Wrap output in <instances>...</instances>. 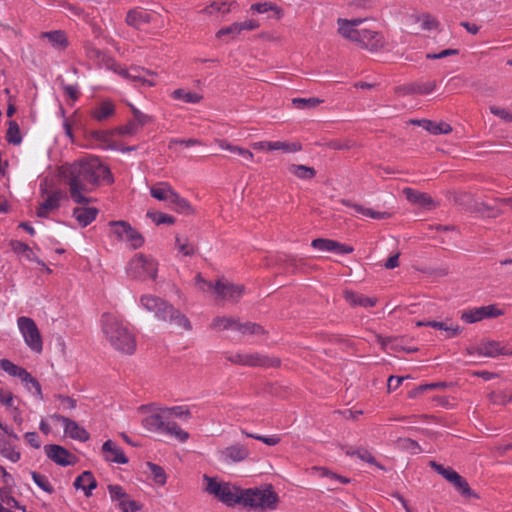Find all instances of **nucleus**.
I'll return each instance as SVG.
<instances>
[{"mask_svg":"<svg viewBox=\"0 0 512 512\" xmlns=\"http://www.w3.org/2000/svg\"><path fill=\"white\" fill-rule=\"evenodd\" d=\"M311 246L321 252H332L337 255H345L353 252V248L351 246L325 238L314 239Z\"/></svg>","mask_w":512,"mask_h":512,"instance_id":"16","label":"nucleus"},{"mask_svg":"<svg viewBox=\"0 0 512 512\" xmlns=\"http://www.w3.org/2000/svg\"><path fill=\"white\" fill-rule=\"evenodd\" d=\"M322 101L318 98H294L292 104L298 109H310L319 105Z\"/></svg>","mask_w":512,"mask_h":512,"instance_id":"47","label":"nucleus"},{"mask_svg":"<svg viewBox=\"0 0 512 512\" xmlns=\"http://www.w3.org/2000/svg\"><path fill=\"white\" fill-rule=\"evenodd\" d=\"M235 331L249 335H260L264 333V329L255 323H239L238 321L236 322Z\"/></svg>","mask_w":512,"mask_h":512,"instance_id":"42","label":"nucleus"},{"mask_svg":"<svg viewBox=\"0 0 512 512\" xmlns=\"http://www.w3.org/2000/svg\"><path fill=\"white\" fill-rule=\"evenodd\" d=\"M11 249L17 253V254H22L24 255L28 260H32V255H33V252L31 250V248L24 242H21V241H18V240H15V241H12L11 244Z\"/></svg>","mask_w":512,"mask_h":512,"instance_id":"53","label":"nucleus"},{"mask_svg":"<svg viewBox=\"0 0 512 512\" xmlns=\"http://www.w3.org/2000/svg\"><path fill=\"white\" fill-rule=\"evenodd\" d=\"M176 247H177L178 251L184 256H192L195 254L194 245H192L188 242L181 243L179 237H176Z\"/></svg>","mask_w":512,"mask_h":512,"instance_id":"61","label":"nucleus"},{"mask_svg":"<svg viewBox=\"0 0 512 512\" xmlns=\"http://www.w3.org/2000/svg\"><path fill=\"white\" fill-rule=\"evenodd\" d=\"M417 123L434 135L449 134L452 131L451 126L445 122L436 123L430 120H422L417 121Z\"/></svg>","mask_w":512,"mask_h":512,"instance_id":"30","label":"nucleus"},{"mask_svg":"<svg viewBox=\"0 0 512 512\" xmlns=\"http://www.w3.org/2000/svg\"><path fill=\"white\" fill-rule=\"evenodd\" d=\"M240 33H241L240 24L238 22H235V23L231 24L230 26H227V27H224V28L220 29L216 33V36L218 38H222L225 35H230L232 38H234L237 35H239Z\"/></svg>","mask_w":512,"mask_h":512,"instance_id":"58","label":"nucleus"},{"mask_svg":"<svg viewBox=\"0 0 512 512\" xmlns=\"http://www.w3.org/2000/svg\"><path fill=\"white\" fill-rule=\"evenodd\" d=\"M162 434L174 437L181 443L186 442L189 438V434L186 431L181 429L176 422L169 419L165 424V428Z\"/></svg>","mask_w":512,"mask_h":512,"instance_id":"31","label":"nucleus"},{"mask_svg":"<svg viewBox=\"0 0 512 512\" xmlns=\"http://www.w3.org/2000/svg\"><path fill=\"white\" fill-rule=\"evenodd\" d=\"M250 451L244 444L236 443L217 451V458L225 464L239 463L246 460Z\"/></svg>","mask_w":512,"mask_h":512,"instance_id":"12","label":"nucleus"},{"mask_svg":"<svg viewBox=\"0 0 512 512\" xmlns=\"http://www.w3.org/2000/svg\"><path fill=\"white\" fill-rule=\"evenodd\" d=\"M30 379L31 380H21L22 383L24 384L25 388L30 392L32 393L34 396L40 398V399H43V395H42V389H41V385L40 383L38 382V380L36 378H34L31 374H30Z\"/></svg>","mask_w":512,"mask_h":512,"instance_id":"50","label":"nucleus"},{"mask_svg":"<svg viewBox=\"0 0 512 512\" xmlns=\"http://www.w3.org/2000/svg\"><path fill=\"white\" fill-rule=\"evenodd\" d=\"M345 300L352 306L373 307L376 300L354 291H345Z\"/></svg>","mask_w":512,"mask_h":512,"instance_id":"27","label":"nucleus"},{"mask_svg":"<svg viewBox=\"0 0 512 512\" xmlns=\"http://www.w3.org/2000/svg\"><path fill=\"white\" fill-rule=\"evenodd\" d=\"M102 454L107 462L116 464L128 463V457L123 450L112 440H107L102 445Z\"/></svg>","mask_w":512,"mask_h":512,"instance_id":"19","label":"nucleus"},{"mask_svg":"<svg viewBox=\"0 0 512 512\" xmlns=\"http://www.w3.org/2000/svg\"><path fill=\"white\" fill-rule=\"evenodd\" d=\"M97 214L98 209L95 207H76L73 209V217L82 227L92 223L96 219Z\"/></svg>","mask_w":512,"mask_h":512,"instance_id":"23","label":"nucleus"},{"mask_svg":"<svg viewBox=\"0 0 512 512\" xmlns=\"http://www.w3.org/2000/svg\"><path fill=\"white\" fill-rule=\"evenodd\" d=\"M430 466L443 478H445L448 482L452 483L457 479L459 475L455 470L450 467H444L441 464L436 463L435 461L430 462Z\"/></svg>","mask_w":512,"mask_h":512,"instance_id":"41","label":"nucleus"},{"mask_svg":"<svg viewBox=\"0 0 512 512\" xmlns=\"http://www.w3.org/2000/svg\"><path fill=\"white\" fill-rule=\"evenodd\" d=\"M155 17V13L136 8L128 11L126 23L135 29H142L146 24L153 22Z\"/></svg>","mask_w":512,"mask_h":512,"instance_id":"18","label":"nucleus"},{"mask_svg":"<svg viewBox=\"0 0 512 512\" xmlns=\"http://www.w3.org/2000/svg\"><path fill=\"white\" fill-rule=\"evenodd\" d=\"M130 108L134 117V121L136 124H138V127L141 128L148 123L152 122L153 118L152 116L145 114L141 112L138 108H136L134 105L130 104Z\"/></svg>","mask_w":512,"mask_h":512,"instance_id":"52","label":"nucleus"},{"mask_svg":"<svg viewBox=\"0 0 512 512\" xmlns=\"http://www.w3.org/2000/svg\"><path fill=\"white\" fill-rule=\"evenodd\" d=\"M251 11L256 13H267L269 11L275 12L277 18H281L283 13L282 10L272 2L255 3L251 6Z\"/></svg>","mask_w":512,"mask_h":512,"instance_id":"40","label":"nucleus"},{"mask_svg":"<svg viewBox=\"0 0 512 512\" xmlns=\"http://www.w3.org/2000/svg\"><path fill=\"white\" fill-rule=\"evenodd\" d=\"M6 139L10 144L19 145L22 141L20 129L15 121L9 122V127L6 133Z\"/></svg>","mask_w":512,"mask_h":512,"instance_id":"44","label":"nucleus"},{"mask_svg":"<svg viewBox=\"0 0 512 512\" xmlns=\"http://www.w3.org/2000/svg\"><path fill=\"white\" fill-rule=\"evenodd\" d=\"M101 324L103 333L115 349L126 354L134 353L135 337L126 325L111 314L102 315Z\"/></svg>","mask_w":512,"mask_h":512,"instance_id":"3","label":"nucleus"},{"mask_svg":"<svg viewBox=\"0 0 512 512\" xmlns=\"http://www.w3.org/2000/svg\"><path fill=\"white\" fill-rule=\"evenodd\" d=\"M278 503V495L273 491L272 486L263 488H248L243 490L242 504L244 507L263 512L274 510Z\"/></svg>","mask_w":512,"mask_h":512,"instance_id":"4","label":"nucleus"},{"mask_svg":"<svg viewBox=\"0 0 512 512\" xmlns=\"http://www.w3.org/2000/svg\"><path fill=\"white\" fill-rule=\"evenodd\" d=\"M147 216L152 219L156 225L161 224H174L175 219L162 212H147Z\"/></svg>","mask_w":512,"mask_h":512,"instance_id":"54","label":"nucleus"},{"mask_svg":"<svg viewBox=\"0 0 512 512\" xmlns=\"http://www.w3.org/2000/svg\"><path fill=\"white\" fill-rule=\"evenodd\" d=\"M118 506L123 512H136L141 509V506L136 501L127 498L121 500Z\"/></svg>","mask_w":512,"mask_h":512,"instance_id":"60","label":"nucleus"},{"mask_svg":"<svg viewBox=\"0 0 512 512\" xmlns=\"http://www.w3.org/2000/svg\"><path fill=\"white\" fill-rule=\"evenodd\" d=\"M244 366H266L267 358L258 353H245L244 354Z\"/></svg>","mask_w":512,"mask_h":512,"instance_id":"49","label":"nucleus"},{"mask_svg":"<svg viewBox=\"0 0 512 512\" xmlns=\"http://www.w3.org/2000/svg\"><path fill=\"white\" fill-rule=\"evenodd\" d=\"M150 194L158 201L167 203L177 213L188 214L191 211L189 202L181 197L167 182H159L150 187Z\"/></svg>","mask_w":512,"mask_h":512,"instance_id":"6","label":"nucleus"},{"mask_svg":"<svg viewBox=\"0 0 512 512\" xmlns=\"http://www.w3.org/2000/svg\"><path fill=\"white\" fill-rule=\"evenodd\" d=\"M46 456L54 463L60 466L73 465L75 456L66 448L57 444H49L44 446Z\"/></svg>","mask_w":512,"mask_h":512,"instance_id":"14","label":"nucleus"},{"mask_svg":"<svg viewBox=\"0 0 512 512\" xmlns=\"http://www.w3.org/2000/svg\"><path fill=\"white\" fill-rule=\"evenodd\" d=\"M42 37L47 38L52 46L56 49H65L68 45V40L63 31L55 30L42 33Z\"/></svg>","mask_w":512,"mask_h":512,"instance_id":"33","label":"nucleus"},{"mask_svg":"<svg viewBox=\"0 0 512 512\" xmlns=\"http://www.w3.org/2000/svg\"><path fill=\"white\" fill-rule=\"evenodd\" d=\"M60 171L72 200L78 204L89 203L90 198L86 194L93 192L102 183L113 182L109 168L94 156L63 164Z\"/></svg>","mask_w":512,"mask_h":512,"instance_id":"1","label":"nucleus"},{"mask_svg":"<svg viewBox=\"0 0 512 512\" xmlns=\"http://www.w3.org/2000/svg\"><path fill=\"white\" fill-rule=\"evenodd\" d=\"M451 484L454 485V487L462 496L466 498L474 496V492L469 487L468 482L460 474L457 476V479L454 480Z\"/></svg>","mask_w":512,"mask_h":512,"instance_id":"45","label":"nucleus"},{"mask_svg":"<svg viewBox=\"0 0 512 512\" xmlns=\"http://www.w3.org/2000/svg\"><path fill=\"white\" fill-rule=\"evenodd\" d=\"M51 418L60 422L63 426L64 433L71 439L85 442L89 439V433L85 428L81 427L77 422L60 414H54Z\"/></svg>","mask_w":512,"mask_h":512,"instance_id":"13","label":"nucleus"},{"mask_svg":"<svg viewBox=\"0 0 512 512\" xmlns=\"http://www.w3.org/2000/svg\"><path fill=\"white\" fill-rule=\"evenodd\" d=\"M147 466L150 470L153 480L160 485H164L166 483V473L164 469L161 466L151 462H148Z\"/></svg>","mask_w":512,"mask_h":512,"instance_id":"46","label":"nucleus"},{"mask_svg":"<svg viewBox=\"0 0 512 512\" xmlns=\"http://www.w3.org/2000/svg\"><path fill=\"white\" fill-rule=\"evenodd\" d=\"M234 2L228 0H213L210 5L203 9V12L208 15H214L215 13L228 14Z\"/></svg>","mask_w":512,"mask_h":512,"instance_id":"34","label":"nucleus"},{"mask_svg":"<svg viewBox=\"0 0 512 512\" xmlns=\"http://www.w3.org/2000/svg\"><path fill=\"white\" fill-rule=\"evenodd\" d=\"M344 203L347 206L353 207L357 213H360L365 217H370L372 219H386L389 217V213H387V212L374 211L370 208H366L361 205H357V204L352 205L349 202H344Z\"/></svg>","mask_w":512,"mask_h":512,"instance_id":"39","label":"nucleus"},{"mask_svg":"<svg viewBox=\"0 0 512 512\" xmlns=\"http://www.w3.org/2000/svg\"><path fill=\"white\" fill-rule=\"evenodd\" d=\"M86 53L90 59L95 60L97 62L104 61V59L106 57L105 54L101 50H99L98 48L93 47V46L88 47Z\"/></svg>","mask_w":512,"mask_h":512,"instance_id":"64","label":"nucleus"},{"mask_svg":"<svg viewBox=\"0 0 512 512\" xmlns=\"http://www.w3.org/2000/svg\"><path fill=\"white\" fill-rule=\"evenodd\" d=\"M167 421L168 419L166 413L163 412V408H157L142 419V425L150 432L162 434Z\"/></svg>","mask_w":512,"mask_h":512,"instance_id":"17","label":"nucleus"},{"mask_svg":"<svg viewBox=\"0 0 512 512\" xmlns=\"http://www.w3.org/2000/svg\"><path fill=\"white\" fill-rule=\"evenodd\" d=\"M217 143H218V146L223 150H227V151H230L231 153L240 155L247 161L254 160L253 153L245 148H242V147L236 146V145H232L229 142H227L226 140H217Z\"/></svg>","mask_w":512,"mask_h":512,"instance_id":"36","label":"nucleus"},{"mask_svg":"<svg viewBox=\"0 0 512 512\" xmlns=\"http://www.w3.org/2000/svg\"><path fill=\"white\" fill-rule=\"evenodd\" d=\"M18 329L25 344L34 352L40 353L43 349L42 337L35 321L26 316L17 319Z\"/></svg>","mask_w":512,"mask_h":512,"instance_id":"10","label":"nucleus"},{"mask_svg":"<svg viewBox=\"0 0 512 512\" xmlns=\"http://www.w3.org/2000/svg\"><path fill=\"white\" fill-rule=\"evenodd\" d=\"M109 226L112 236H114L118 241L128 243L131 248L137 249L144 244L143 236L128 222L122 220L110 221Z\"/></svg>","mask_w":512,"mask_h":512,"instance_id":"9","label":"nucleus"},{"mask_svg":"<svg viewBox=\"0 0 512 512\" xmlns=\"http://www.w3.org/2000/svg\"><path fill=\"white\" fill-rule=\"evenodd\" d=\"M114 114L115 105L109 100L100 102L91 112L92 118L98 122H103Z\"/></svg>","mask_w":512,"mask_h":512,"instance_id":"24","label":"nucleus"},{"mask_svg":"<svg viewBox=\"0 0 512 512\" xmlns=\"http://www.w3.org/2000/svg\"><path fill=\"white\" fill-rule=\"evenodd\" d=\"M163 412L166 413L167 419H169L170 416L184 419V420H188L189 418H191L190 409L184 405L165 407V408H163Z\"/></svg>","mask_w":512,"mask_h":512,"instance_id":"38","label":"nucleus"},{"mask_svg":"<svg viewBox=\"0 0 512 512\" xmlns=\"http://www.w3.org/2000/svg\"><path fill=\"white\" fill-rule=\"evenodd\" d=\"M270 150H281L285 153H295L301 151L302 146L298 142L271 141Z\"/></svg>","mask_w":512,"mask_h":512,"instance_id":"37","label":"nucleus"},{"mask_svg":"<svg viewBox=\"0 0 512 512\" xmlns=\"http://www.w3.org/2000/svg\"><path fill=\"white\" fill-rule=\"evenodd\" d=\"M157 270V262L143 254L135 255L127 265L128 275L135 279H155Z\"/></svg>","mask_w":512,"mask_h":512,"instance_id":"8","label":"nucleus"},{"mask_svg":"<svg viewBox=\"0 0 512 512\" xmlns=\"http://www.w3.org/2000/svg\"><path fill=\"white\" fill-rule=\"evenodd\" d=\"M0 455L13 463L21 459V452L4 437H0Z\"/></svg>","mask_w":512,"mask_h":512,"instance_id":"28","label":"nucleus"},{"mask_svg":"<svg viewBox=\"0 0 512 512\" xmlns=\"http://www.w3.org/2000/svg\"><path fill=\"white\" fill-rule=\"evenodd\" d=\"M236 320L227 317H217L213 320V328L217 330L231 329L235 330Z\"/></svg>","mask_w":512,"mask_h":512,"instance_id":"51","label":"nucleus"},{"mask_svg":"<svg viewBox=\"0 0 512 512\" xmlns=\"http://www.w3.org/2000/svg\"><path fill=\"white\" fill-rule=\"evenodd\" d=\"M30 474H31V477H32L34 483L40 489H42L44 492L49 493V494H52L54 492L53 486L51 485L49 479L45 475H42L35 471H31Z\"/></svg>","mask_w":512,"mask_h":512,"instance_id":"43","label":"nucleus"},{"mask_svg":"<svg viewBox=\"0 0 512 512\" xmlns=\"http://www.w3.org/2000/svg\"><path fill=\"white\" fill-rule=\"evenodd\" d=\"M476 350L478 355L492 358L499 355H512V347L506 349L497 341L482 342L477 346Z\"/></svg>","mask_w":512,"mask_h":512,"instance_id":"20","label":"nucleus"},{"mask_svg":"<svg viewBox=\"0 0 512 512\" xmlns=\"http://www.w3.org/2000/svg\"><path fill=\"white\" fill-rule=\"evenodd\" d=\"M351 26H344L341 29V35L354 42H357L363 48L370 51H377L384 47V37L377 31L361 28L360 30H351Z\"/></svg>","mask_w":512,"mask_h":512,"instance_id":"7","label":"nucleus"},{"mask_svg":"<svg viewBox=\"0 0 512 512\" xmlns=\"http://www.w3.org/2000/svg\"><path fill=\"white\" fill-rule=\"evenodd\" d=\"M242 433L244 435H246L247 437L259 440L268 446H275L280 442V438L276 435L262 436V435H258V434L248 433L245 430H242Z\"/></svg>","mask_w":512,"mask_h":512,"instance_id":"56","label":"nucleus"},{"mask_svg":"<svg viewBox=\"0 0 512 512\" xmlns=\"http://www.w3.org/2000/svg\"><path fill=\"white\" fill-rule=\"evenodd\" d=\"M403 193L408 201L421 207L428 208L433 204L432 198L427 193H422L412 188H405Z\"/></svg>","mask_w":512,"mask_h":512,"instance_id":"25","label":"nucleus"},{"mask_svg":"<svg viewBox=\"0 0 512 512\" xmlns=\"http://www.w3.org/2000/svg\"><path fill=\"white\" fill-rule=\"evenodd\" d=\"M501 315H503L502 310L494 305H488L463 312L462 319L467 323H475L485 318H494Z\"/></svg>","mask_w":512,"mask_h":512,"instance_id":"15","label":"nucleus"},{"mask_svg":"<svg viewBox=\"0 0 512 512\" xmlns=\"http://www.w3.org/2000/svg\"><path fill=\"white\" fill-rule=\"evenodd\" d=\"M138 124L134 120L129 121L127 124L120 126L116 129V133L121 136H134L139 131Z\"/></svg>","mask_w":512,"mask_h":512,"instance_id":"55","label":"nucleus"},{"mask_svg":"<svg viewBox=\"0 0 512 512\" xmlns=\"http://www.w3.org/2000/svg\"><path fill=\"white\" fill-rule=\"evenodd\" d=\"M364 20L361 19V18H357V19H352V20H347V19H339L338 20V24H339V28H338V31L339 33L341 34V29L346 25L347 26H351V30H360L361 28H358V26L363 22Z\"/></svg>","mask_w":512,"mask_h":512,"instance_id":"63","label":"nucleus"},{"mask_svg":"<svg viewBox=\"0 0 512 512\" xmlns=\"http://www.w3.org/2000/svg\"><path fill=\"white\" fill-rule=\"evenodd\" d=\"M197 283L203 291L206 289H214L218 296L225 300L237 301L243 294L244 287L218 281L215 285L205 281L200 274L197 275Z\"/></svg>","mask_w":512,"mask_h":512,"instance_id":"11","label":"nucleus"},{"mask_svg":"<svg viewBox=\"0 0 512 512\" xmlns=\"http://www.w3.org/2000/svg\"><path fill=\"white\" fill-rule=\"evenodd\" d=\"M417 326H429L435 329L445 331L448 337H455L456 335H458L460 331L459 326L457 324H448L447 322L442 321H418Z\"/></svg>","mask_w":512,"mask_h":512,"instance_id":"29","label":"nucleus"},{"mask_svg":"<svg viewBox=\"0 0 512 512\" xmlns=\"http://www.w3.org/2000/svg\"><path fill=\"white\" fill-rule=\"evenodd\" d=\"M0 368L10 376L18 377L20 380H31L30 373L26 369L17 366L8 359H2L0 361Z\"/></svg>","mask_w":512,"mask_h":512,"instance_id":"26","label":"nucleus"},{"mask_svg":"<svg viewBox=\"0 0 512 512\" xmlns=\"http://www.w3.org/2000/svg\"><path fill=\"white\" fill-rule=\"evenodd\" d=\"M206 481L205 490L227 506L242 504V488L229 482H220L216 478L204 475Z\"/></svg>","mask_w":512,"mask_h":512,"instance_id":"5","label":"nucleus"},{"mask_svg":"<svg viewBox=\"0 0 512 512\" xmlns=\"http://www.w3.org/2000/svg\"><path fill=\"white\" fill-rule=\"evenodd\" d=\"M0 497L3 503H5L9 507H13L16 509H23L19 502L12 496L11 488L2 487L0 489Z\"/></svg>","mask_w":512,"mask_h":512,"instance_id":"48","label":"nucleus"},{"mask_svg":"<svg viewBox=\"0 0 512 512\" xmlns=\"http://www.w3.org/2000/svg\"><path fill=\"white\" fill-rule=\"evenodd\" d=\"M24 439L34 449H39L42 445V441L36 432H26Z\"/></svg>","mask_w":512,"mask_h":512,"instance_id":"62","label":"nucleus"},{"mask_svg":"<svg viewBox=\"0 0 512 512\" xmlns=\"http://www.w3.org/2000/svg\"><path fill=\"white\" fill-rule=\"evenodd\" d=\"M174 100L183 103L197 104L202 100V96L196 92L187 91L185 89H176L171 93Z\"/></svg>","mask_w":512,"mask_h":512,"instance_id":"35","label":"nucleus"},{"mask_svg":"<svg viewBox=\"0 0 512 512\" xmlns=\"http://www.w3.org/2000/svg\"><path fill=\"white\" fill-rule=\"evenodd\" d=\"M140 304L146 311L154 313L157 319L186 331L192 330L190 320L165 300L153 295H143L140 298Z\"/></svg>","mask_w":512,"mask_h":512,"instance_id":"2","label":"nucleus"},{"mask_svg":"<svg viewBox=\"0 0 512 512\" xmlns=\"http://www.w3.org/2000/svg\"><path fill=\"white\" fill-rule=\"evenodd\" d=\"M110 497L113 501L120 502L127 498L124 489L120 485H109L108 486Z\"/></svg>","mask_w":512,"mask_h":512,"instance_id":"59","label":"nucleus"},{"mask_svg":"<svg viewBox=\"0 0 512 512\" xmlns=\"http://www.w3.org/2000/svg\"><path fill=\"white\" fill-rule=\"evenodd\" d=\"M417 21L421 22V28L423 30L428 31L436 29L439 25L438 20L430 14H424L423 16L419 17Z\"/></svg>","mask_w":512,"mask_h":512,"instance_id":"57","label":"nucleus"},{"mask_svg":"<svg viewBox=\"0 0 512 512\" xmlns=\"http://www.w3.org/2000/svg\"><path fill=\"white\" fill-rule=\"evenodd\" d=\"M288 171L301 180H310L315 177L316 170L313 167H309L301 164H291L288 167Z\"/></svg>","mask_w":512,"mask_h":512,"instance_id":"32","label":"nucleus"},{"mask_svg":"<svg viewBox=\"0 0 512 512\" xmlns=\"http://www.w3.org/2000/svg\"><path fill=\"white\" fill-rule=\"evenodd\" d=\"M74 487L84 491L87 497L92 495V490L97 487V481L90 471H84L74 481Z\"/></svg>","mask_w":512,"mask_h":512,"instance_id":"22","label":"nucleus"},{"mask_svg":"<svg viewBox=\"0 0 512 512\" xmlns=\"http://www.w3.org/2000/svg\"><path fill=\"white\" fill-rule=\"evenodd\" d=\"M63 195L60 191H55L43 201L36 210V215L40 218H47L49 214L60 207Z\"/></svg>","mask_w":512,"mask_h":512,"instance_id":"21","label":"nucleus"}]
</instances>
